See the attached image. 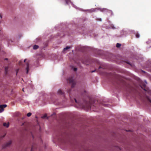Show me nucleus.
<instances>
[{
	"mask_svg": "<svg viewBox=\"0 0 151 151\" xmlns=\"http://www.w3.org/2000/svg\"><path fill=\"white\" fill-rule=\"evenodd\" d=\"M85 105H83L84 107H86L88 109L91 108V105L93 104V102L91 99H89V101H84Z\"/></svg>",
	"mask_w": 151,
	"mask_h": 151,
	"instance_id": "obj_1",
	"label": "nucleus"
},
{
	"mask_svg": "<svg viewBox=\"0 0 151 151\" xmlns=\"http://www.w3.org/2000/svg\"><path fill=\"white\" fill-rule=\"evenodd\" d=\"M67 81L70 83L71 84V87L73 88L76 84L75 81L73 79L72 77L69 78L67 79Z\"/></svg>",
	"mask_w": 151,
	"mask_h": 151,
	"instance_id": "obj_2",
	"label": "nucleus"
},
{
	"mask_svg": "<svg viewBox=\"0 0 151 151\" xmlns=\"http://www.w3.org/2000/svg\"><path fill=\"white\" fill-rule=\"evenodd\" d=\"M145 84H143L142 86H141V87L142 89H143V90L145 91H147L149 94L151 95V91H148L145 88Z\"/></svg>",
	"mask_w": 151,
	"mask_h": 151,
	"instance_id": "obj_3",
	"label": "nucleus"
},
{
	"mask_svg": "<svg viewBox=\"0 0 151 151\" xmlns=\"http://www.w3.org/2000/svg\"><path fill=\"white\" fill-rule=\"evenodd\" d=\"M7 106L6 104H3L0 105V113L2 112L4 110V108Z\"/></svg>",
	"mask_w": 151,
	"mask_h": 151,
	"instance_id": "obj_4",
	"label": "nucleus"
},
{
	"mask_svg": "<svg viewBox=\"0 0 151 151\" xmlns=\"http://www.w3.org/2000/svg\"><path fill=\"white\" fill-rule=\"evenodd\" d=\"M12 141H9L8 142L6 143L5 144L3 145L2 147L3 148H4L6 147H9V146L12 143Z\"/></svg>",
	"mask_w": 151,
	"mask_h": 151,
	"instance_id": "obj_5",
	"label": "nucleus"
},
{
	"mask_svg": "<svg viewBox=\"0 0 151 151\" xmlns=\"http://www.w3.org/2000/svg\"><path fill=\"white\" fill-rule=\"evenodd\" d=\"M58 92L59 94L63 95L64 96V93L61 89H59Z\"/></svg>",
	"mask_w": 151,
	"mask_h": 151,
	"instance_id": "obj_6",
	"label": "nucleus"
},
{
	"mask_svg": "<svg viewBox=\"0 0 151 151\" xmlns=\"http://www.w3.org/2000/svg\"><path fill=\"white\" fill-rule=\"evenodd\" d=\"M26 65H27V67H26V73L27 74L28 73L29 70V64L28 63H26Z\"/></svg>",
	"mask_w": 151,
	"mask_h": 151,
	"instance_id": "obj_7",
	"label": "nucleus"
},
{
	"mask_svg": "<svg viewBox=\"0 0 151 151\" xmlns=\"http://www.w3.org/2000/svg\"><path fill=\"white\" fill-rule=\"evenodd\" d=\"M3 125L4 127H8L9 125V122H8L7 123L5 122L4 123Z\"/></svg>",
	"mask_w": 151,
	"mask_h": 151,
	"instance_id": "obj_8",
	"label": "nucleus"
},
{
	"mask_svg": "<svg viewBox=\"0 0 151 151\" xmlns=\"http://www.w3.org/2000/svg\"><path fill=\"white\" fill-rule=\"evenodd\" d=\"M8 69V67H6L5 68V72L6 75L7 74Z\"/></svg>",
	"mask_w": 151,
	"mask_h": 151,
	"instance_id": "obj_9",
	"label": "nucleus"
},
{
	"mask_svg": "<svg viewBox=\"0 0 151 151\" xmlns=\"http://www.w3.org/2000/svg\"><path fill=\"white\" fill-rule=\"evenodd\" d=\"M39 48V46L38 45H35L33 46V49L35 50Z\"/></svg>",
	"mask_w": 151,
	"mask_h": 151,
	"instance_id": "obj_10",
	"label": "nucleus"
},
{
	"mask_svg": "<svg viewBox=\"0 0 151 151\" xmlns=\"http://www.w3.org/2000/svg\"><path fill=\"white\" fill-rule=\"evenodd\" d=\"M70 48V47L67 46L63 49V51H65V50L68 49Z\"/></svg>",
	"mask_w": 151,
	"mask_h": 151,
	"instance_id": "obj_11",
	"label": "nucleus"
},
{
	"mask_svg": "<svg viewBox=\"0 0 151 151\" xmlns=\"http://www.w3.org/2000/svg\"><path fill=\"white\" fill-rule=\"evenodd\" d=\"M35 147H36L35 146V145H33L32 147L31 151H34V149Z\"/></svg>",
	"mask_w": 151,
	"mask_h": 151,
	"instance_id": "obj_12",
	"label": "nucleus"
},
{
	"mask_svg": "<svg viewBox=\"0 0 151 151\" xmlns=\"http://www.w3.org/2000/svg\"><path fill=\"white\" fill-rule=\"evenodd\" d=\"M66 4H68L70 3V0H65Z\"/></svg>",
	"mask_w": 151,
	"mask_h": 151,
	"instance_id": "obj_13",
	"label": "nucleus"
},
{
	"mask_svg": "<svg viewBox=\"0 0 151 151\" xmlns=\"http://www.w3.org/2000/svg\"><path fill=\"white\" fill-rule=\"evenodd\" d=\"M42 118L43 119L45 118H47V119H48V117H47V115L46 114H45L44 115L42 116Z\"/></svg>",
	"mask_w": 151,
	"mask_h": 151,
	"instance_id": "obj_14",
	"label": "nucleus"
},
{
	"mask_svg": "<svg viewBox=\"0 0 151 151\" xmlns=\"http://www.w3.org/2000/svg\"><path fill=\"white\" fill-rule=\"evenodd\" d=\"M121 46V44H119V43H117V44L116 45V47H119Z\"/></svg>",
	"mask_w": 151,
	"mask_h": 151,
	"instance_id": "obj_15",
	"label": "nucleus"
},
{
	"mask_svg": "<svg viewBox=\"0 0 151 151\" xmlns=\"http://www.w3.org/2000/svg\"><path fill=\"white\" fill-rule=\"evenodd\" d=\"M135 91V90L133 88H131V89L130 91V93H132L133 92H134Z\"/></svg>",
	"mask_w": 151,
	"mask_h": 151,
	"instance_id": "obj_16",
	"label": "nucleus"
},
{
	"mask_svg": "<svg viewBox=\"0 0 151 151\" xmlns=\"http://www.w3.org/2000/svg\"><path fill=\"white\" fill-rule=\"evenodd\" d=\"M32 115V114L30 112H29L27 114V116L28 117Z\"/></svg>",
	"mask_w": 151,
	"mask_h": 151,
	"instance_id": "obj_17",
	"label": "nucleus"
},
{
	"mask_svg": "<svg viewBox=\"0 0 151 151\" xmlns=\"http://www.w3.org/2000/svg\"><path fill=\"white\" fill-rule=\"evenodd\" d=\"M136 37L137 38H138L139 37V35L138 33H137L136 35Z\"/></svg>",
	"mask_w": 151,
	"mask_h": 151,
	"instance_id": "obj_18",
	"label": "nucleus"
},
{
	"mask_svg": "<svg viewBox=\"0 0 151 151\" xmlns=\"http://www.w3.org/2000/svg\"><path fill=\"white\" fill-rule=\"evenodd\" d=\"M30 150V147H29L26 148L25 150V151H29Z\"/></svg>",
	"mask_w": 151,
	"mask_h": 151,
	"instance_id": "obj_19",
	"label": "nucleus"
},
{
	"mask_svg": "<svg viewBox=\"0 0 151 151\" xmlns=\"http://www.w3.org/2000/svg\"><path fill=\"white\" fill-rule=\"evenodd\" d=\"M147 99L148 101L151 103V100L150 99V98L147 96Z\"/></svg>",
	"mask_w": 151,
	"mask_h": 151,
	"instance_id": "obj_20",
	"label": "nucleus"
},
{
	"mask_svg": "<svg viewBox=\"0 0 151 151\" xmlns=\"http://www.w3.org/2000/svg\"><path fill=\"white\" fill-rule=\"evenodd\" d=\"M3 32L2 30V29H0V35H2L3 34Z\"/></svg>",
	"mask_w": 151,
	"mask_h": 151,
	"instance_id": "obj_21",
	"label": "nucleus"
},
{
	"mask_svg": "<svg viewBox=\"0 0 151 151\" xmlns=\"http://www.w3.org/2000/svg\"><path fill=\"white\" fill-rule=\"evenodd\" d=\"M19 70V69H17L16 70V75H17V74L18 73V72Z\"/></svg>",
	"mask_w": 151,
	"mask_h": 151,
	"instance_id": "obj_22",
	"label": "nucleus"
},
{
	"mask_svg": "<svg viewBox=\"0 0 151 151\" xmlns=\"http://www.w3.org/2000/svg\"><path fill=\"white\" fill-rule=\"evenodd\" d=\"M77 69L76 68H74V70L75 71H77Z\"/></svg>",
	"mask_w": 151,
	"mask_h": 151,
	"instance_id": "obj_23",
	"label": "nucleus"
},
{
	"mask_svg": "<svg viewBox=\"0 0 151 151\" xmlns=\"http://www.w3.org/2000/svg\"><path fill=\"white\" fill-rule=\"evenodd\" d=\"M5 135H4L3 136H1V138H4L5 136Z\"/></svg>",
	"mask_w": 151,
	"mask_h": 151,
	"instance_id": "obj_24",
	"label": "nucleus"
},
{
	"mask_svg": "<svg viewBox=\"0 0 151 151\" xmlns=\"http://www.w3.org/2000/svg\"><path fill=\"white\" fill-rule=\"evenodd\" d=\"M74 100H75V102H76V103H77V101L76 99H74Z\"/></svg>",
	"mask_w": 151,
	"mask_h": 151,
	"instance_id": "obj_25",
	"label": "nucleus"
},
{
	"mask_svg": "<svg viewBox=\"0 0 151 151\" xmlns=\"http://www.w3.org/2000/svg\"><path fill=\"white\" fill-rule=\"evenodd\" d=\"M70 89H69V90H68V91H67V92H68L69 93V92H70Z\"/></svg>",
	"mask_w": 151,
	"mask_h": 151,
	"instance_id": "obj_26",
	"label": "nucleus"
},
{
	"mask_svg": "<svg viewBox=\"0 0 151 151\" xmlns=\"http://www.w3.org/2000/svg\"><path fill=\"white\" fill-rule=\"evenodd\" d=\"M95 70H93V71H92L91 72V73H93V72H95Z\"/></svg>",
	"mask_w": 151,
	"mask_h": 151,
	"instance_id": "obj_27",
	"label": "nucleus"
},
{
	"mask_svg": "<svg viewBox=\"0 0 151 151\" xmlns=\"http://www.w3.org/2000/svg\"><path fill=\"white\" fill-rule=\"evenodd\" d=\"M26 59H24V62H25V61H26Z\"/></svg>",
	"mask_w": 151,
	"mask_h": 151,
	"instance_id": "obj_28",
	"label": "nucleus"
},
{
	"mask_svg": "<svg viewBox=\"0 0 151 151\" xmlns=\"http://www.w3.org/2000/svg\"><path fill=\"white\" fill-rule=\"evenodd\" d=\"M4 60H8V58H6L4 59Z\"/></svg>",
	"mask_w": 151,
	"mask_h": 151,
	"instance_id": "obj_29",
	"label": "nucleus"
},
{
	"mask_svg": "<svg viewBox=\"0 0 151 151\" xmlns=\"http://www.w3.org/2000/svg\"><path fill=\"white\" fill-rule=\"evenodd\" d=\"M20 62H21V61H19V65L20 64Z\"/></svg>",
	"mask_w": 151,
	"mask_h": 151,
	"instance_id": "obj_30",
	"label": "nucleus"
},
{
	"mask_svg": "<svg viewBox=\"0 0 151 151\" xmlns=\"http://www.w3.org/2000/svg\"><path fill=\"white\" fill-rule=\"evenodd\" d=\"M99 20H100V21H101V19H99Z\"/></svg>",
	"mask_w": 151,
	"mask_h": 151,
	"instance_id": "obj_31",
	"label": "nucleus"
},
{
	"mask_svg": "<svg viewBox=\"0 0 151 151\" xmlns=\"http://www.w3.org/2000/svg\"><path fill=\"white\" fill-rule=\"evenodd\" d=\"M22 91H24V88H23V89H22Z\"/></svg>",
	"mask_w": 151,
	"mask_h": 151,
	"instance_id": "obj_32",
	"label": "nucleus"
},
{
	"mask_svg": "<svg viewBox=\"0 0 151 151\" xmlns=\"http://www.w3.org/2000/svg\"><path fill=\"white\" fill-rule=\"evenodd\" d=\"M32 136L33 138H34V137H33V136Z\"/></svg>",
	"mask_w": 151,
	"mask_h": 151,
	"instance_id": "obj_33",
	"label": "nucleus"
},
{
	"mask_svg": "<svg viewBox=\"0 0 151 151\" xmlns=\"http://www.w3.org/2000/svg\"><path fill=\"white\" fill-rule=\"evenodd\" d=\"M101 68L100 67H99V68Z\"/></svg>",
	"mask_w": 151,
	"mask_h": 151,
	"instance_id": "obj_34",
	"label": "nucleus"
}]
</instances>
